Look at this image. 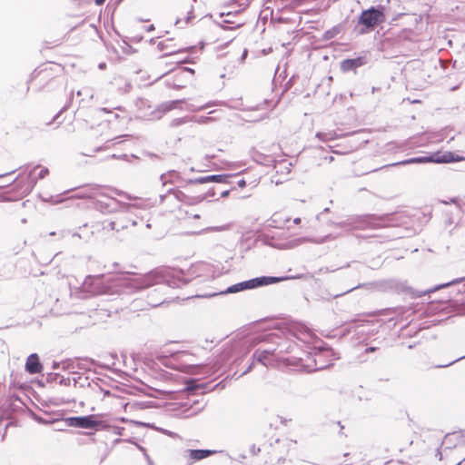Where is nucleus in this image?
<instances>
[{
	"label": "nucleus",
	"mask_w": 465,
	"mask_h": 465,
	"mask_svg": "<svg viewBox=\"0 0 465 465\" xmlns=\"http://www.w3.org/2000/svg\"><path fill=\"white\" fill-rule=\"evenodd\" d=\"M216 453L212 450H188L187 458L193 461H198Z\"/></svg>",
	"instance_id": "9"
},
{
	"label": "nucleus",
	"mask_w": 465,
	"mask_h": 465,
	"mask_svg": "<svg viewBox=\"0 0 465 465\" xmlns=\"http://www.w3.org/2000/svg\"><path fill=\"white\" fill-rule=\"evenodd\" d=\"M230 16H231V14L228 13L225 15V18L223 20V23H224V24H233V22L231 20V18H229Z\"/></svg>",
	"instance_id": "14"
},
{
	"label": "nucleus",
	"mask_w": 465,
	"mask_h": 465,
	"mask_svg": "<svg viewBox=\"0 0 465 465\" xmlns=\"http://www.w3.org/2000/svg\"><path fill=\"white\" fill-rule=\"evenodd\" d=\"M193 218H200V215L199 214H193Z\"/></svg>",
	"instance_id": "20"
},
{
	"label": "nucleus",
	"mask_w": 465,
	"mask_h": 465,
	"mask_svg": "<svg viewBox=\"0 0 465 465\" xmlns=\"http://www.w3.org/2000/svg\"><path fill=\"white\" fill-rule=\"evenodd\" d=\"M49 173V170L44 166H35L29 173H22L18 177L20 195H27L34 188L38 180L44 179Z\"/></svg>",
	"instance_id": "1"
},
{
	"label": "nucleus",
	"mask_w": 465,
	"mask_h": 465,
	"mask_svg": "<svg viewBox=\"0 0 465 465\" xmlns=\"http://www.w3.org/2000/svg\"><path fill=\"white\" fill-rule=\"evenodd\" d=\"M290 218L282 212H275L270 218V225L275 228H282Z\"/></svg>",
	"instance_id": "10"
},
{
	"label": "nucleus",
	"mask_w": 465,
	"mask_h": 465,
	"mask_svg": "<svg viewBox=\"0 0 465 465\" xmlns=\"http://www.w3.org/2000/svg\"><path fill=\"white\" fill-rule=\"evenodd\" d=\"M243 25V23H237L235 25V26H232V27H229L230 29H233V28H239L240 26H242Z\"/></svg>",
	"instance_id": "16"
},
{
	"label": "nucleus",
	"mask_w": 465,
	"mask_h": 465,
	"mask_svg": "<svg viewBox=\"0 0 465 465\" xmlns=\"http://www.w3.org/2000/svg\"><path fill=\"white\" fill-rule=\"evenodd\" d=\"M386 15L381 8L371 7L363 10L359 16V24L364 25L367 29L372 30L377 25L384 23Z\"/></svg>",
	"instance_id": "2"
},
{
	"label": "nucleus",
	"mask_w": 465,
	"mask_h": 465,
	"mask_svg": "<svg viewBox=\"0 0 465 465\" xmlns=\"http://www.w3.org/2000/svg\"><path fill=\"white\" fill-rule=\"evenodd\" d=\"M4 176V174L0 175V177Z\"/></svg>",
	"instance_id": "22"
},
{
	"label": "nucleus",
	"mask_w": 465,
	"mask_h": 465,
	"mask_svg": "<svg viewBox=\"0 0 465 465\" xmlns=\"http://www.w3.org/2000/svg\"><path fill=\"white\" fill-rule=\"evenodd\" d=\"M366 64V60L364 57H357L353 59H344L341 62L340 67L341 70L344 73L349 71H356L357 68L364 65Z\"/></svg>",
	"instance_id": "6"
},
{
	"label": "nucleus",
	"mask_w": 465,
	"mask_h": 465,
	"mask_svg": "<svg viewBox=\"0 0 465 465\" xmlns=\"http://www.w3.org/2000/svg\"><path fill=\"white\" fill-rule=\"evenodd\" d=\"M104 2H105V0H94V3H95L97 5H102Z\"/></svg>",
	"instance_id": "15"
},
{
	"label": "nucleus",
	"mask_w": 465,
	"mask_h": 465,
	"mask_svg": "<svg viewBox=\"0 0 465 465\" xmlns=\"http://www.w3.org/2000/svg\"><path fill=\"white\" fill-rule=\"evenodd\" d=\"M70 426L83 429L102 430L107 427L105 421L99 420L97 415H88L84 417H72L67 420Z\"/></svg>",
	"instance_id": "3"
},
{
	"label": "nucleus",
	"mask_w": 465,
	"mask_h": 465,
	"mask_svg": "<svg viewBox=\"0 0 465 465\" xmlns=\"http://www.w3.org/2000/svg\"><path fill=\"white\" fill-rule=\"evenodd\" d=\"M280 278L277 277H269V276H262L254 278L249 281L245 282V286H247L250 289H253L256 287L263 286V285H269L272 283H276L280 282Z\"/></svg>",
	"instance_id": "7"
},
{
	"label": "nucleus",
	"mask_w": 465,
	"mask_h": 465,
	"mask_svg": "<svg viewBox=\"0 0 465 465\" xmlns=\"http://www.w3.org/2000/svg\"><path fill=\"white\" fill-rule=\"evenodd\" d=\"M293 223H294L295 224H300V223H301V218H295V219L293 220Z\"/></svg>",
	"instance_id": "17"
},
{
	"label": "nucleus",
	"mask_w": 465,
	"mask_h": 465,
	"mask_svg": "<svg viewBox=\"0 0 465 465\" xmlns=\"http://www.w3.org/2000/svg\"><path fill=\"white\" fill-rule=\"evenodd\" d=\"M245 289H249L245 286V282L234 284L228 289V292H237Z\"/></svg>",
	"instance_id": "12"
},
{
	"label": "nucleus",
	"mask_w": 465,
	"mask_h": 465,
	"mask_svg": "<svg viewBox=\"0 0 465 465\" xmlns=\"http://www.w3.org/2000/svg\"><path fill=\"white\" fill-rule=\"evenodd\" d=\"M375 351V348H373V347H370V348L366 349L367 352H371V351Z\"/></svg>",
	"instance_id": "18"
},
{
	"label": "nucleus",
	"mask_w": 465,
	"mask_h": 465,
	"mask_svg": "<svg viewBox=\"0 0 465 465\" xmlns=\"http://www.w3.org/2000/svg\"><path fill=\"white\" fill-rule=\"evenodd\" d=\"M171 72L168 84L174 89L185 88L192 81L193 74V70L187 67H180L174 71L171 70Z\"/></svg>",
	"instance_id": "4"
},
{
	"label": "nucleus",
	"mask_w": 465,
	"mask_h": 465,
	"mask_svg": "<svg viewBox=\"0 0 465 465\" xmlns=\"http://www.w3.org/2000/svg\"><path fill=\"white\" fill-rule=\"evenodd\" d=\"M457 465H465V460L460 463H458Z\"/></svg>",
	"instance_id": "19"
},
{
	"label": "nucleus",
	"mask_w": 465,
	"mask_h": 465,
	"mask_svg": "<svg viewBox=\"0 0 465 465\" xmlns=\"http://www.w3.org/2000/svg\"><path fill=\"white\" fill-rule=\"evenodd\" d=\"M206 180L212 181V182H220L221 176L220 175H212V176L207 177Z\"/></svg>",
	"instance_id": "13"
},
{
	"label": "nucleus",
	"mask_w": 465,
	"mask_h": 465,
	"mask_svg": "<svg viewBox=\"0 0 465 465\" xmlns=\"http://www.w3.org/2000/svg\"><path fill=\"white\" fill-rule=\"evenodd\" d=\"M458 159L455 158L454 154L450 152L441 153L440 152H437L433 153L430 156H424V157H416L411 158L404 163H452L457 161Z\"/></svg>",
	"instance_id": "5"
},
{
	"label": "nucleus",
	"mask_w": 465,
	"mask_h": 465,
	"mask_svg": "<svg viewBox=\"0 0 465 465\" xmlns=\"http://www.w3.org/2000/svg\"><path fill=\"white\" fill-rule=\"evenodd\" d=\"M265 341V339H260L258 341L260 342V341Z\"/></svg>",
	"instance_id": "21"
},
{
	"label": "nucleus",
	"mask_w": 465,
	"mask_h": 465,
	"mask_svg": "<svg viewBox=\"0 0 465 465\" xmlns=\"http://www.w3.org/2000/svg\"><path fill=\"white\" fill-rule=\"evenodd\" d=\"M25 371L30 374L40 373L43 371V365L36 353L28 356L25 362Z\"/></svg>",
	"instance_id": "8"
},
{
	"label": "nucleus",
	"mask_w": 465,
	"mask_h": 465,
	"mask_svg": "<svg viewBox=\"0 0 465 465\" xmlns=\"http://www.w3.org/2000/svg\"><path fill=\"white\" fill-rule=\"evenodd\" d=\"M254 357L257 359L258 361L262 362L264 365H268L271 363L273 358V351L258 349L254 352Z\"/></svg>",
	"instance_id": "11"
}]
</instances>
